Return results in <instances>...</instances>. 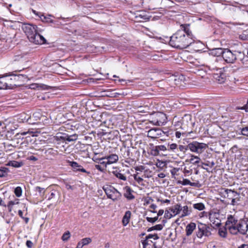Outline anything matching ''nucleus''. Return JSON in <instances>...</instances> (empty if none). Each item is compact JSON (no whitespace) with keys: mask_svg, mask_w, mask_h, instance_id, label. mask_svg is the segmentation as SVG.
I'll list each match as a JSON object with an SVG mask.
<instances>
[{"mask_svg":"<svg viewBox=\"0 0 248 248\" xmlns=\"http://www.w3.org/2000/svg\"><path fill=\"white\" fill-rule=\"evenodd\" d=\"M189 27V24L181 25L180 30L170 37V45L178 49L186 48L191 45L194 39Z\"/></svg>","mask_w":248,"mask_h":248,"instance_id":"nucleus-1","label":"nucleus"},{"mask_svg":"<svg viewBox=\"0 0 248 248\" xmlns=\"http://www.w3.org/2000/svg\"><path fill=\"white\" fill-rule=\"evenodd\" d=\"M21 28L31 42L38 45L46 43L45 38L37 32V27L36 25L24 23Z\"/></svg>","mask_w":248,"mask_h":248,"instance_id":"nucleus-2","label":"nucleus"},{"mask_svg":"<svg viewBox=\"0 0 248 248\" xmlns=\"http://www.w3.org/2000/svg\"><path fill=\"white\" fill-rule=\"evenodd\" d=\"M244 57V54L239 51H232L228 48L224 49L223 58L224 61L229 63H234L237 58L242 59Z\"/></svg>","mask_w":248,"mask_h":248,"instance_id":"nucleus-3","label":"nucleus"},{"mask_svg":"<svg viewBox=\"0 0 248 248\" xmlns=\"http://www.w3.org/2000/svg\"><path fill=\"white\" fill-rule=\"evenodd\" d=\"M103 189L108 198L112 200L114 202L119 200L122 197L121 193L112 186H105Z\"/></svg>","mask_w":248,"mask_h":248,"instance_id":"nucleus-4","label":"nucleus"},{"mask_svg":"<svg viewBox=\"0 0 248 248\" xmlns=\"http://www.w3.org/2000/svg\"><path fill=\"white\" fill-rule=\"evenodd\" d=\"M212 230L211 226L202 223H199L198 230L196 232V235L199 238H202L203 236L209 237L212 234L211 231Z\"/></svg>","mask_w":248,"mask_h":248,"instance_id":"nucleus-5","label":"nucleus"},{"mask_svg":"<svg viewBox=\"0 0 248 248\" xmlns=\"http://www.w3.org/2000/svg\"><path fill=\"white\" fill-rule=\"evenodd\" d=\"M235 230V233L232 234L235 235L238 232L243 235L246 234L248 230V218L241 219L238 221Z\"/></svg>","mask_w":248,"mask_h":248,"instance_id":"nucleus-6","label":"nucleus"},{"mask_svg":"<svg viewBox=\"0 0 248 248\" xmlns=\"http://www.w3.org/2000/svg\"><path fill=\"white\" fill-rule=\"evenodd\" d=\"M206 144L203 143H200L197 141H193L187 145V148L191 152L197 154L202 153L206 148Z\"/></svg>","mask_w":248,"mask_h":248,"instance_id":"nucleus-7","label":"nucleus"},{"mask_svg":"<svg viewBox=\"0 0 248 248\" xmlns=\"http://www.w3.org/2000/svg\"><path fill=\"white\" fill-rule=\"evenodd\" d=\"M210 69L213 70H216L217 71H219L218 72L213 73V77L219 83H224L226 79V76L225 74L222 72V68H218L217 66H214L213 65H210L209 66Z\"/></svg>","mask_w":248,"mask_h":248,"instance_id":"nucleus-8","label":"nucleus"},{"mask_svg":"<svg viewBox=\"0 0 248 248\" xmlns=\"http://www.w3.org/2000/svg\"><path fill=\"white\" fill-rule=\"evenodd\" d=\"M238 220L235 219L232 216L230 215L227 218L226 222V227L229 230L231 233H235V227L237 223Z\"/></svg>","mask_w":248,"mask_h":248,"instance_id":"nucleus-9","label":"nucleus"},{"mask_svg":"<svg viewBox=\"0 0 248 248\" xmlns=\"http://www.w3.org/2000/svg\"><path fill=\"white\" fill-rule=\"evenodd\" d=\"M165 134V132L159 128H153L150 129L147 133V136L152 139L158 138Z\"/></svg>","mask_w":248,"mask_h":248,"instance_id":"nucleus-10","label":"nucleus"},{"mask_svg":"<svg viewBox=\"0 0 248 248\" xmlns=\"http://www.w3.org/2000/svg\"><path fill=\"white\" fill-rule=\"evenodd\" d=\"M78 138L77 134H74L71 135H69L66 133H60V135H58L56 137L57 140H62L64 141H67L68 142L76 141Z\"/></svg>","mask_w":248,"mask_h":248,"instance_id":"nucleus-11","label":"nucleus"},{"mask_svg":"<svg viewBox=\"0 0 248 248\" xmlns=\"http://www.w3.org/2000/svg\"><path fill=\"white\" fill-rule=\"evenodd\" d=\"M133 147H129L124 145L120 150L121 153L123 157L126 159H131L133 156L132 149Z\"/></svg>","mask_w":248,"mask_h":248,"instance_id":"nucleus-12","label":"nucleus"},{"mask_svg":"<svg viewBox=\"0 0 248 248\" xmlns=\"http://www.w3.org/2000/svg\"><path fill=\"white\" fill-rule=\"evenodd\" d=\"M12 78L7 77L0 78V89H7L12 88L13 85L9 83V80Z\"/></svg>","mask_w":248,"mask_h":248,"instance_id":"nucleus-13","label":"nucleus"},{"mask_svg":"<svg viewBox=\"0 0 248 248\" xmlns=\"http://www.w3.org/2000/svg\"><path fill=\"white\" fill-rule=\"evenodd\" d=\"M225 192L228 194L227 198L228 199H231V198H232L236 199L237 201H240V194L238 192L229 189H226Z\"/></svg>","mask_w":248,"mask_h":248,"instance_id":"nucleus-14","label":"nucleus"},{"mask_svg":"<svg viewBox=\"0 0 248 248\" xmlns=\"http://www.w3.org/2000/svg\"><path fill=\"white\" fill-rule=\"evenodd\" d=\"M124 196L128 200H131L135 198V196L132 194L133 190L129 186H125L124 187Z\"/></svg>","mask_w":248,"mask_h":248,"instance_id":"nucleus-15","label":"nucleus"},{"mask_svg":"<svg viewBox=\"0 0 248 248\" xmlns=\"http://www.w3.org/2000/svg\"><path fill=\"white\" fill-rule=\"evenodd\" d=\"M70 165L73 168L74 171H79L82 172L87 173L88 174L90 173V172L86 171V170L84 169L82 166L79 165L76 162H70Z\"/></svg>","mask_w":248,"mask_h":248,"instance_id":"nucleus-16","label":"nucleus"},{"mask_svg":"<svg viewBox=\"0 0 248 248\" xmlns=\"http://www.w3.org/2000/svg\"><path fill=\"white\" fill-rule=\"evenodd\" d=\"M105 159L107 160L108 165L117 162L119 159L118 155L116 154H111L105 157Z\"/></svg>","mask_w":248,"mask_h":248,"instance_id":"nucleus-17","label":"nucleus"},{"mask_svg":"<svg viewBox=\"0 0 248 248\" xmlns=\"http://www.w3.org/2000/svg\"><path fill=\"white\" fill-rule=\"evenodd\" d=\"M196 228V225L194 222H190L187 225L186 228V236H190L193 233L194 230Z\"/></svg>","mask_w":248,"mask_h":248,"instance_id":"nucleus-18","label":"nucleus"},{"mask_svg":"<svg viewBox=\"0 0 248 248\" xmlns=\"http://www.w3.org/2000/svg\"><path fill=\"white\" fill-rule=\"evenodd\" d=\"M144 2L148 3L149 9H155L161 0H143Z\"/></svg>","mask_w":248,"mask_h":248,"instance_id":"nucleus-19","label":"nucleus"},{"mask_svg":"<svg viewBox=\"0 0 248 248\" xmlns=\"http://www.w3.org/2000/svg\"><path fill=\"white\" fill-rule=\"evenodd\" d=\"M157 117L158 118H161L163 120V121L161 120H159L157 119L156 121L155 122V124L157 125H163L165 123H166L165 119H166V117L165 114L163 113H159L157 114Z\"/></svg>","mask_w":248,"mask_h":248,"instance_id":"nucleus-20","label":"nucleus"},{"mask_svg":"<svg viewBox=\"0 0 248 248\" xmlns=\"http://www.w3.org/2000/svg\"><path fill=\"white\" fill-rule=\"evenodd\" d=\"M44 153L47 157H55L58 155V152L53 148H50L46 150Z\"/></svg>","mask_w":248,"mask_h":248,"instance_id":"nucleus-21","label":"nucleus"},{"mask_svg":"<svg viewBox=\"0 0 248 248\" xmlns=\"http://www.w3.org/2000/svg\"><path fill=\"white\" fill-rule=\"evenodd\" d=\"M131 213L130 211H127L122 219V223L124 226H126L129 223L131 217Z\"/></svg>","mask_w":248,"mask_h":248,"instance_id":"nucleus-22","label":"nucleus"},{"mask_svg":"<svg viewBox=\"0 0 248 248\" xmlns=\"http://www.w3.org/2000/svg\"><path fill=\"white\" fill-rule=\"evenodd\" d=\"M201 159L198 156H196L193 155H190V159H186V162H188L193 164H197L200 163Z\"/></svg>","mask_w":248,"mask_h":248,"instance_id":"nucleus-23","label":"nucleus"},{"mask_svg":"<svg viewBox=\"0 0 248 248\" xmlns=\"http://www.w3.org/2000/svg\"><path fill=\"white\" fill-rule=\"evenodd\" d=\"M113 174L117 178L123 181L126 180V177L123 173H121V170L116 169V170L112 171Z\"/></svg>","mask_w":248,"mask_h":248,"instance_id":"nucleus-24","label":"nucleus"},{"mask_svg":"<svg viewBox=\"0 0 248 248\" xmlns=\"http://www.w3.org/2000/svg\"><path fill=\"white\" fill-rule=\"evenodd\" d=\"M182 210V207L179 204H175L174 206L170 208V210L173 213L174 216L179 214Z\"/></svg>","mask_w":248,"mask_h":248,"instance_id":"nucleus-25","label":"nucleus"},{"mask_svg":"<svg viewBox=\"0 0 248 248\" xmlns=\"http://www.w3.org/2000/svg\"><path fill=\"white\" fill-rule=\"evenodd\" d=\"M209 219L210 222L212 223L215 227H219L221 225V221L218 218L215 219L212 217L211 214H209Z\"/></svg>","mask_w":248,"mask_h":248,"instance_id":"nucleus-26","label":"nucleus"},{"mask_svg":"<svg viewBox=\"0 0 248 248\" xmlns=\"http://www.w3.org/2000/svg\"><path fill=\"white\" fill-rule=\"evenodd\" d=\"M224 49L221 48H215L212 49V53L217 56H219L224 54Z\"/></svg>","mask_w":248,"mask_h":248,"instance_id":"nucleus-27","label":"nucleus"},{"mask_svg":"<svg viewBox=\"0 0 248 248\" xmlns=\"http://www.w3.org/2000/svg\"><path fill=\"white\" fill-rule=\"evenodd\" d=\"M19 200L18 199H15L14 200L10 201L7 204V207L10 212L12 211L14 205L18 204L19 203Z\"/></svg>","mask_w":248,"mask_h":248,"instance_id":"nucleus-28","label":"nucleus"},{"mask_svg":"<svg viewBox=\"0 0 248 248\" xmlns=\"http://www.w3.org/2000/svg\"><path fill=\"white\" fill-rule=\"evenodd\" d=\"M7 165L15 168H19L23 165V163L22 162H18L16 161L13 160L9 162L7 164Z\"/></svg>","mask_w":248,"mask_h":248,"instance_id":"nucleus-29","label":"nucleus"},{"mask_svg":"<svg viewBox=\"0 0 248 248\" xmlns=\"http://www.w3.org/2000/svg\"><path fill=\"white\" fill-rule=\"evenodd\" d=\"M34 190L36 191H38L39 194V196L42 198L43 199H44V196L45 194L46 190L44 188L37 186L34 188Z\"/></svg>","mask_w":248,"mask_h":248,"instance_id":"nucleus-30","label":"nucleus"},{"mask_svg":"<svg viewBox=\"0 0 248 248\" xmlns=\"http://www.w3.org/2000/svg\"><path fill=\"white\" fill-rule=\"evenodd\" d=\"M9 170L5 167H1L0 168V177H6L8 175Z\"/></svg>","mask_w":248,"mask_h":248,"instance_id":"nucleus-31","label":"nucleus"},{"mask_svg":"<svg viewBox=\"0 0 248 248\" xmlns=\"http://www.w3.org/2000/svg\"><path fill=\"white\" fill-rule=\"evenodd\" d=\"M182 210L183 213H182V214L181 215V216L180 217H186V216H187L191 213V211L188 209V207L186 205L184 206L183 207H182Z\"/></svg>","mask_w":248,"mask_h":248,"instance_id":"nucleus-32","label":"nucleus"},{"mask_svg":"<svg viewBox=\"0 0 248 248\" xmlns=\"http://www.w3.org/2000/svg\"><path fill=\"white\" fill-rule=\"evenodd\" d=\"M105 159V157L101 158H97L96 159V162L100 164L101 166L106 169L107 165H108V163L107 161L104 160Z\"/></svg>","mask_w":248,"mask_h":248,"instance_id":"nucleus-33","label":"nucleus"},{"mask_svg":"<svg viewBox=\"0 0 248 248\" xmlns=\"http://www.w3.org/2000/svg\"><path fill=\"white\" fill-rule=\"evenodd\" d=\"M51 16L48 15V16H45L43 15H41V16H40V19L42 21L46 22L48 23H54V21L51 19Z\"/></svg>","mask_w":248,"mask_h":248,"instance_id":"nucleus-34","label":"nucleus"},{"mask_svg":"<svg viewBox=\"0 0 248 248\" xmlns=\"http://www.w3.org/2000/svg\"><path fill=\"white\" fill-rule=\"evenodd\" d=\"M134 179L137 181L139 184L144 186V185L142 183L143 181V179L139 176V173L137 172L136 173L134 174L133 175Z\"/></svg>","mask_w":248,"mask_h":248,"instance_id":"nucleus-35","label":"nucleus"},{"mask_svg":"<svg viewBox=\"0 0 248 248\" xmlns=\"http://www.w3.org/2000/svg\"><path fill=\"white\" fill-rule=\"evenodd\" d=\"M163 228V226L161 224H157L156 225L153 227H150L148 229L147 232H151L153 230H158L160 231Z\"/></svg>","mask_w":248,"mask_h":248,"instance_id":"nucleus-36","label":"nucleus"},{"mask_svg":"<svg viewBox=\"0 0 248 248\" xmlns=\"http://www.w3.org/2000/svg\"><path fill=\"white\" fill-rule=\"evenodd\" d=\"M193 207L194 209L198 210L199 211H202L205 208V206L203 203L199 202L193 204Z\"/></svg>","mask_w":248,"mask_h":248,"instance_id":"nucleus-37","label":"nucleus"},{"mask_svg":"<svg viewBox=\"0 0 248 248\" xmlns=\"http://www.w3.org/2000/svg\"><path fill=\"white\" fill-rule=\"evenodd\" d=\"M177 144L176 143L168 144L167 145V150L174 152L175 150L177 149Z\"/></svg>","mask_w":248,"mask_h":248,"instance_id":"nucleus-38","label":"nucleus"},{"mask_svg":"<svg viewBox=\"0 0 248 248\" xmlns=\"http://www.w3.org/2000/svg\"><path fill=\"white\" fill-rule=\"evenodd\" d=\"M92 242V240L89 237H87L82 239L79 242L82 244L83 246L87 245Z\"/></svg>","mask_w":248,"mask_h":248,"instance_id":"nucleus-39","label":"nucleus"},{"mask_svg":"<svg viewBox=\"0 0 248 248\" xmlns=\"http://www.w3.org/2000/svg\"><path fill=\"white\" fill-rule=\"evenodd\" d=\"M15 195L17 197H20L22 195V190L20 186L16 187L14 191Z\"/></svg>","mask_w":248,"mask_h":248,"instance_id":"nucleus-40","label":"nucleus"},{"mask_svg":"<svg viewBox=\"0 0 248 248\" xmlns=\"http://www.w3.org/2000/svg\"><path fill=\"white\" fill-rule=\"evenodd\" d=\"M70 237V233L69 231L65 232L62 236V239L63 241H67Z\"/></svg>","mask_w":248,"mask_h":248,"instance_id":"nucleus-41","label":"nucleus"},{"mask_svg":"<svg viewBox=\"0 0 248 248\" xmlns=\"http://www.w3.org/2000/svg\"><path fill=\"white\" fill-rule=\"evenodd\" d=\"M151 154L154 156H157L159 155V151L158 149H157V147L156 146L151 150Z\"/></svg>","mask_w":248,"mask_h":248,"instance_id":"nucleus-42","label":"nucleus"},{"mask_svg":"<svg viewBox=\"0 0 248 248\" xmlns=\"http://www.w3.org/2000/svg\"><path fill=\"white\" fill-rule=\"evenodd\" d=\"M179 183L182 184L183 186L190 185L191 182L187 179H184L182 181H179Z\"/></svg>","mask_w":248,"mask_h":248,"instance_id":"nucleus-43","label":"nucleus"},{"mask_svg":"<svg viewBox=\"0 0 248 248\" xmlns=\"http://www.w3.org/2000/svg\"><path fill=\"white\" fill-rule=\"evenodd\" d=\"M170 210H166L165 211V215H164V217L166 218H171V217H172L174 216L173 215L171 214L170 213Z\"/></svg>","mask_w":248,"mask_h":248,"instance_id":"nucleus-44","label":"nucleus"},{"mask_svg":"<svg viewBox=\"0 0 248 248\" xmlns=\"http://www.w3.org/2000/svg\"><path fill=\"white\" fill-rule=\"evenodd\" d=\"M146 219L147 221L149 222H151L152 223H155L158 219V217H146Z\"/></svg>","mask_w":248,"mask_h":248,"instance_id":"nucleus-45","label":"nucleus"},{"mask_svg":"<svg viewBox=\"0 0 248 248\" xmlns=\"http://www.w3.org/2000/svg\"><path fill=\"white\" fill-rule=\"evenodd\" d=\"M241 131L242 135L248 137V126L243 127Z\"/></svg>","mask_w":248,"mask_h":248,"instance_id":"nucleus-46","label":"nucleus"},{"mask_svg":"<svg viewBox=\"0 0 248 248\" xmlns=\"http://www.w3.org/2000/svg\"><path fill=\"white\" fill-rule=\"evenodd\" d=\"M146 237L147 238V239H151V238H153L154 240H157V239H159V237L158 236V235L156 233L154 234H150L148 235L147 236H146Z\"/></svg>","mask_w":248,"mask_h":248,"instance_id":"nucleus-47","label":"nucleus"},{"mask_svg":"<svg viewBox=\"0 0 248 248\" xmlns=\"http://www.w3.org/2000/svg\"><path fill=\"white\" fill-rule=\"evenodd\" d=\"M154 201V200L151 197H147L144 199V205H148L150 204L151 202H153Z\"/></svg>","mask_w":248,"mask_h":248,"instance_id":"nucleus-48","label":"nucleus"},{"mask_svg":"<svg viewBox=\"0 0 248 248\" xmlns=\"http://www.w3.org/2000/svg\"><path fill=\"white\" fill-rule=\"evenodd\" d=\"M94 167L96 169L98 170H99L101 172H104L106 170L105 167H102V166H101L99 164L95 165Z\"/></svg>","mask_w":248,"mask_h":248,"instance_id":"nucleus-49","label":"nucleus"},{"mask_svg":"<svg viewBox=\"0 0 248 248\" xmlns=\"http://www.w3.org/2000/svg\"><path fill=\"white\" fill-rule=\"evenodd\" d=\"M157 147V149L159 150V151H166L167 150V147H166L165 145H157L156 146Z\"/></svg>","mask_w":248,"mask_h":248,"instance_id":"nucleus-50","label":"nucleus"},{"mask_svg":"<svg viewBox=\"0 0 248 248\" xmlns=\"http://www.w3.org/2000/svg\"><path fill=\"white\" fill-rule=\"evenodd\" d=\"M180 169L177 168H173L170 170V173L172 176H174L177 174V172L179 171Z\"/></svg>","mask_w":248,"mask_h":248,"instance_id":"nucleus-51","label":"nucleus"},{"mask_svg":"<svg viewBox=\"0 0 248 248\" xmlns=\"http://www.w3.org/2000/svg\"><path fill=\"white\" fill-rule=\"evenodd\" d=\"M184 78L183 76H180L178 78H175L174 80L175 81V84L176 85L180 84V81H182Z\"/></svg>","mask_w":248,"mask_h":248,"instance_id":"nucleus-52","label":"nucleus"},{"mask_svg":"<svg viewBox=\"0 0 248 248\" xmlns=\"http://www.w3.org/2000/svg\"><path fill=\"white\" fill-rule=\"evenodd\" d=\"M218 233L219 235L222 237L225 238L226 237L227 233L224 230H219Z\"/></svg>","mask_w":248,"mask_h":248,"instance_id":"nucleus-53","label":"nucleus"},{"mask_svg":"<svg viewBox=\"0 0 248 248\" xmlns=\"http://www.w3.org/2000/svg\"><path fill=\"white\" fill-rule=\"evenodd\" d=\"M149 239H147L146 237H145V239L142 240L141 241L142 244L143 245V248H146V246L149 245Z\"/></svg>","mask_w":248,"mask_h":248,"instance_id":"nucleus-54","label":"nucleus"},{"mask_svg":"<svg viewBox=\"0 0 248 248\" xmlns=\"http://www.w3.org/2000/svg\"><path fill=\"white\" fill-rule=\"evenodd\" d=\"M134 169L136 171H142L145 169V167L141 165L135 167Z\"/></svg>","mask_w":248,"mask_h":248,"instance_id":"nucleus-55","label":"nucleus"},{"mask_svg":"<svg viewBox=\"0 0 248 248\" xmlns=\"http://www.w3.org/2000/svg\"><path fill=\"white\" fill-rule=\"evenodd\" d=\"M179 149L180 151L183 152H185L187 149H188L187 148V146L186 147L184 145H179Z\"/></svg>","mask_w":248,"mask_h":248,"instance_id":"nucleus-56","label":"nucleus"},{"mask_svg":"<svg viewBox=\"0 0 248 248\" xmlns=\"http://www.w3.org/2000/svg\"><path fill=\"white\" fill-rule=\"evenodd\" d=\"M184 173L186 174V175H189V174H191L192 173V170H187L186 168H184Z\"/></svg>","mask_w":248,"mask_h":248,"instance_id":"nucleus-57","label":"nucleus"},{"mask_svg":"<svg viewBox=\"0 0 248 248\" xmlns=\"http://www.w3.org/2000/svg\"><path fill=\"white\" fill-rule=\"evenodd\" d=\"M192 186H195L197 187H200L201 186V184H200L199 182L192 183L191 182V185H190Z\"/></svg>","mask_w":248,"mask_h":248,"instance_id":"nucleus-58","label":"nucleus"},{"mask_svg":"<svg viewBox=\"0 0 248 248\" xmlns=\"http://www.w3.org/2000/svg\"><path fill=\"white\" fill-rule=\"evenodd\" d=\"M32 117L35 118L36 120L40 119V114L38 112H35L33 114Z\"/></svg>","mask_w":248,"mask_h":248,"instance_id":"nucleus-59","label":"nucleus"},{"mask_svg":"<svg viewBox=\"0 0 248 248\" xmlns=\"http://www.w3.org/2000/svg\"><path fill=\"white\" fill-rule=\"evenodd\" d=\"M182 134L184 135L185 133L184 132H181L180 131H176L175 132V136L177 138H180Z\"/></svg>","mask_w":248,"mask_h":248,"instance_id":"nucleus-60","label":"nucleus"},{"mask_svg":"<svg viewBox=\"0 0 248 248\" xmlns=\"http://www.w3.org/2000/svg\"><path fill=\"white\" fill-rule=\"evenodd\" d=\"M33 245L32 242L30 240H27L26 242V246L29 248H31Z\"/></svg>","mask_w":248,"mask_h":248,"instance_id":"nucleus-61","label":"nucleus"},{"mask_svg":"<svg viewBox=\"0 0 248 248\" xmlns=\"http://www.w3.org/2000/svg\"><path fill=\"white\" fill-rule=\"evenodd\" d=\"M231 204L232 205H235L236 204V202H237V200L236 199H232V198H231Z\"/></svg>","mask_w":248,"mask_h":248,"instance_id":"nucleus-62","label":"nucleus"},{"mask_svg":"<svg viewBox=\"0 0 248 248\" xmlns=\"http://www.w3.org/2000/svg\"><path fill=\"white\" fill-rule=\"evenodd\" d=\"M32 11L34 14L38 16L40 18V16H41V15H42L41 13L37 12L34 10L32 9Z\"/></svg>","mask_w":248,"mask_h":248,"instance_id":"nucleus-63","label":"nucleus"},{"mask_svg":"<svg viewBox=\"0 0 248 248\" xmlns=\"http://www.w3.org/2000/svg\"><path fill=\"white\" fill-rule=\"evenodd\" d=\"M242 109H245L246 111H248V100L247 104L243 107L241 108Z\"/></svg>","mask_w":248,"mask_h":248,"instance_id":"nucleus-64","label":"nucleus"}]
</instances>
